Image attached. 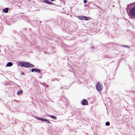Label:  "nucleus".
I'll return each instance as SVG.
<instances>
[{
	"mask_svg": "<svg viewBox=\"0 0 135 135\" xmlns=\"http://www.w3.org/2000/svg\"><path fill=\"white\" fill-rule=\"evenodd\" d=\"M18 65L20 66L26 68H32L34 66L33 65L30 64L28 62H25L23 63L19 62Z\"/></svg>",
	"mask_w": 135,
	"mask_h": 135,
	"instance_id": "1",
	"label": "nucleus"
},
{
	"mask_svg": "<svg viewBox=\"0 0 135 135\" xmlns=\"http://www.w3.org/2000/svg\"><path fill=\"white\" fill-rule=\"evenodd\" d=\"M134 5L135 6V3ZM129 13L131 16L135 17V7H133L130 9Z\"/></svg>",
	"mask_w": 135,
	"mask_h": 135,
	"instance_id": "2",
	"label": "nucleus"
},
{
	"mask_svg": "<svg viewBox=\"0 0 135 135\" xmlns=\"http://www.w3.org/2000/svg\"><path fill=\"white\" fill-rule=\"evenodd\" d=\"M78 18L80 20L88 21L90 19V18L84 16H80L78 17Z\"/></svg>",
	"mask_w": 135,
	"mask_h": 135,
	"instance_id": "3",
	"label": "nucleus"
},
{
	"mask_svg": "<svg viewBox=\"0 0 135 135\" xmlns=\"http://www.w3.org/2000/svg\"><path fill=\"white\" fill-rule=\"evenodd\" d=\"M96 88L98 91H101L102 89V88L101 86V85L99 82H98L97 83L96 86Z\"/></svg>",
	"mask_w": 135,
	"mask_h": 135,
	"instance_id": "4",
	"label": "nucleus"
},
{
	"mask_svg": "<svg viewBox=\"0 0 135 135\" xmlns=\"http://www.w3.org/2000/svg\"><path fill=\"white\" fill-rule=\"evenodd\" d=\"M81 103L83 105H85L88 104V102L85 99H84L81 102Z\"/></svg>",
	"mask_w": 135,
	"mask_h": 135,
	"instance_id": "5",
	"label": "nucleus"
},
{
	"mask_svg": "<svg viewBox=\"0 0 135 135\" xmlns=\"http://www.w3.org/2000/svg\"><path fill=\"white\" fill-rule=\"evenodd\" d=\"M31 71L32 72H33L34 71H35L36 72L40 73L41 71L39 69H32L31 70Z\"/></svg>",
	"mask_w": 135,
	"mask_h": 135,
	"instance_id": "6",
	"label": "nucleus"
},
{
	"mask_svg": "<svg viewBox=\"0 0 135 135\" xmlns=\"http://www.w3.org/2000/svg\"><path fill=\"white\" fill-rule=\"evenodd\" d=\"M8 8H6L3 9V11L5 13H7L8 11Z\"/></svg>",
	"mask_w": 135,
	"mask_h": 135,
	"instance_id": "7",
	"label": "nucleus"
},
{
	"mask_svg": "<svg viewBox=\"0 0 135 135\" xmlns=\"http://www.w3.org/2000/svg\"><path fill=\"white\" fill-rule=\"evenodd\" d=\"M45 2L49 4H52V3L48 0H45Z\"/></svg>",
	"mask_w": 135,
	"mask_h": 135,
	"instance_id": "8",
	"label": "nucleus"
},
{
	"mask_svg": "<svg viewBox=\"0 0 135 135\" xmlns=\"http://www.w3.org/2000/svg\"><path fill=\"white\" fill-rule=\"evenodd\" d=\"M23 93V91L22 90H20V91H18L17 93V94L18 95H19L20 94H22Z\"/></svg>",
	"mask_w": 135,
	"mask_h": 135,
	"instance_id": "9",
	"label": "nucleus"
},
{
	"mask_svg": "<svg viewBox=\"0 0 135 135\" xmlns=\"http://www.w3.org/2000/svg\"><path fill=\"white\" fill-rule=\"evenodd\" d=\"M49 117H51V118H52L54 119H57V117L54 115H49Z\"/></svg>",
	"mask_w": 135,
	"mask_h": 135,
	"instance_id": "10",
	"label": "nucleus"
},
{
	"mask_svg": "<svg viewBox=\"0 0 135 135\" xmlns=\"http://www.w3.org/2000/svg\"><path fill=\"white\" fill-rule=\"evenodd\" d=\"M13 64L11 62H8L7 64V65L8 66H11Z\"/></svg>",
	"mask_w": 135,
	"mask_h": 135,
	"instance_id": "11",
	"label": "nucleus"
},
{
	"mask_svg": "<svg viewBox=\"0 0 135 135\" xmlns=\"http://www.w3.org/2000/svg\"><path fill=\"white\" fill-rule=\"evenodd\" d=\"M38 120H40L44 121H45V120H47V119H44L42 118H38Z\"/></svg>",
	"mask_w": 135,
	"mask_h": 135,
	"instance_id": "12",
	"label": "nucleus"
},
{
	"mask_svg": "<svg viewBox=\"0 0 135 135\" xmlns=\"http://www.w3.org/2000/svg\"><path fill=\"white\" fill-rule=\"evenodd\" d=\"M105 125L106 126H108L110 125V123L109 122H107L105 123Z\"/></svg>",
	"mask_w": 135,
	"mask_h": 135,
	"instance_id": "13",
	"label": "nucleus"
},
{
	"mask_svg": "<svg viewBox=\"0 0 135 135\" xmlns=\"http://www.w3.org/2000/svg\"><path fill=\"white\" fill-rule=\"evenodd\" d=\"M87 2V1L86 0H84V3H86Z\"/></svg>",
	"mask_w": 135,
	"mask_h": 135,
	"instance_id": "14",
	"label": "nucleus"
},
{
	"mask_svg": "<svg viewBox=\"0 0 135 135\" xmlns=\"http://www.w3.org/2000/svg\"><path fill=\"white\" fill-rule=\"evenodd\" d=\"M45 121H47L49 123H50V122L48 120H45Z\"/></svg>",
	"mask_w": 135,
	"mask_h": 135,
	"instance_id": "15",
	"label": "nucleus"
},
{
	"mask_svg": "<svg viewBox=\"0 0 135 135\" xmlns=\"http://www.w3.org/2000/svg\"><path fill=\"white\" fill-rule=\"evenodd\" d=\"M50 0L51 1H54V0Z\"/></svg>",
	"mask_w": 135,
	"mask_h": 135,
	"instance_id": "16",
	"label": "nucleus"
},
{
	"mask_svg": "<svg viewBox=\"0 0 135 135\" xmlns=\"http://www.w3.org/2000/svg\"><path fill=\"white\" fill-rule=\"evenodd\" d=\"M22 74L24 75V74Z\"/></svg>",
	"mask_w": 135,
	"mask_h": 135,
	"instance_id": "17",
	"label": "nucleus"
},
{
	"mask_svg": "<svg viewBox=\"0 0 135 135\" xmlns=\"http://www.w3.org/2000/svg\"><path fill=\"white\" fill-rule=\"evenodd\" d=\"M22 74L24 75V74Z\"/></svg>",
	"mask_w": 135,
	"mask_h": 135,
	"instance_id": "18",
	"label": "nucleus"
}]
</instances>
